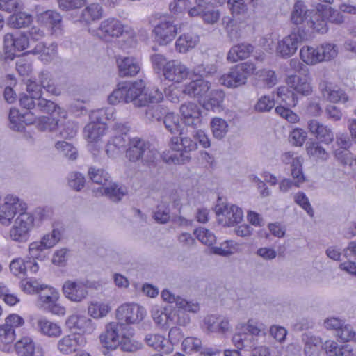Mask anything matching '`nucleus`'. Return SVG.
Returning a JSON list of instances; mask_svg holds the SVG:
<instances>
[{
    "mask_svg": "<svg viewBox=\"0 0 356 356\" xmlns=\"http://www.w3.org/2000/svg\"><path fill=\"white\" fill-rule=\"evenodd\" d=\"M105 123L89 122L84 128L83 135L90 143L99 141L106 133Z\"/></svg>",
    "mask_w": 356,
    "mask_h": 356,
    "instance_id": "nucleus-35",
    "label": "nucleus"
},
{
    "mask_svg": "<svg viewBox=\"0 0 356 356\" xmlns=\"http://www.w3.org/2000/svg\"><path fill=\"white\" fill-rule=\"evenodd\" d=\"M25 209L26 204L17 196L6 195L3 204L0 205V223L3 225H9L15 215Z\"/></svg>",
    "mask_w": 356,
    "mask_h": 356,
    "instance_id": "nucleus-12",
    "label": "nucleus"
},
{
    "mask_svg": "<svg viewBox=\"0 0 356 356\" xmlns=\"http://www.w3.org/2000/svg\"><path fill=\"white\" fill-rule=\"evenodd\" d=\"M61 233L58 229H54L51 233L45 234L40 241H34L29 246V253L33 257H37L38 252L51 248L60 239Z\"/></svg>",
    "mask_w": 356,
    "mask_h": 356,
    "instance_id": "nucleus-22",
    "label": "nucleus"
},
{
    "mask_svg": "<svg viewBox=\"0 0 356 356\" xmlns=\"http://www.w3.org/2000/svg\"><path fill=\"white\" fill-rule=\"evenodd\" d=\"M316 10H309L302 1H297L291 14V21L296 25L305 24L306 26L314 31V26L312 22H316L313 19Z\"/></svg>",
    "mask_w": 356,
    "mask_h": 356,
    "instance_id": "nucleus-16",
    "label": "nucleus"
},
{
    "mask_svg": "<svg viewBox=\"0 0 356 356\" xmlns=\"http://www.w3.org/2000/svg\"><path fill=\"white\" fill-rule=\"evenodd\" d=\"M178 28L172 17L160 16L155 22L152 30L154 41L160 46L170 43L177 34Z\"/></svg>",
    "mask_w": 356,
    "mask_h": 356,
    "instance_id": "nucleus-4",
    "label": "nucleus"
},
{
    "mask_svg": "<svg viewBox=\"0 0 356 356\" xmlns=\"http://www.w3.org/2000/svg\"><path fill=\"white\" fill-rule=\"evenodd\" d=\"M327 356H355L348 346L339 345L337 342L327 340L323 345Z\"/></svg>",
    "mask_w": 356,
    "mask_h": 356,
    "instance_id": "nucleus-42",
    "label": "nucleus"
},
{
    "mask_svg": "<svg viewBox=\"0 0 356 356\" xmlns=\"http://www.w3.org/2000/svg\"><path fill=\"white\" fill-rule=\"evenodd\" d=\"M30 323L34 330L43 336L58 338L62 334L60 325L45 317H31Z\"/></svg>",
    "mask_w": 356,
    "mask_h": 356,
    "instance_id": "nucleus-15",
    "label": "nucleus"
},
{
    "mask_svg": "<svg viewBox=\"0 0 356 356\" xmlns=\"http://www.w3.org/2000/svg\"><path fill=\"white\" fill-rule=\"evenodd\" d=\"M15 339V330L8 327V324L0 326V350L10 353L13 350V343Z\"/></svg>",
    "mask_w": 356,
    "mask_h": 356,
    "instance_id": "nucleus-37",
    "label": "nucleus"
},
{
    "mask_svg": "<svg viewBox=\"0 0 356 356\" xmlns=\"http://www.w3.org/2000/svg\"><path fill=\"white\" fill-rule=\"evenodd\" d=\"M227 37L231 41H235L241 38V29L239 25L229 17L222 19Z\"/></svg>",
    "mask_w": 356,
    "mask_h": 356,
    "instance_id": "nucleus-54",
    "label": "nucleus"
},
{
    "mask_svg": "<svg viewBox=\"0 0 356 356\" xmlns=\"http://www.w3.org/2000/svg\"><path fill=\"white\" fill-rule=\"evenodd\" d=\"M77 124L71 120H68L58 127V135L65 139L74 138L77 133Z\"/></svg>",
    "mask_w": 356,
    "mask_h": 356,
    "instance_id": "nucleus-58",
    "label": "nucleus"
},
{
    "mask_svg": "<svg viewBox=\"0 0 356 356\" xmlns=\"http://www.w3.org/2000/svg\"><path fill=\"white\" fill-rule=\"evenodd\" d=\"M307 129L312 136L323 143L330 144L334 140V133L332 129L317 120H309Z\"/></svg>",
    "mask_w": 356,
    "mask_h": 356,
    "instance_id": "nucleus-26",
    "label": "nucleus"
},
{
    "mask_svg": "<svg viewBox=\"0 0 356 356\" xmlns=\"http://www.w3.org/2000/svg\"><path fill=\"white\" fill-rule=\"evenodd\" d=\"M40 20L46 25L49 26L55 34H62V17L58 12L47 10L40 14Z\"/></svg>",
    "mask_w": 356,
    "mask_h": 356,
    "instance_id": "nucleus-32",
    "label": "nucleus"
},
{
    "mask_svg": "<svg viewBox=\"0 0 356 356\" xmlns=\"http://www.w3.org/2000/svg\"><path fill=\"white\" fill-rule=\"evenodd\" d=\"M225 93L220 90H213L209 93V98L203 102V106L207 110H215L222 107Z\"/></svg>",
    "mask_w": 356,
    "mask_h": 356,
    "instance_id": "nucleus-50",
    "label": "nucleus"
},
{
    "mask_svg": "<svg viewBox=\"0 0 356 356\" xmlns=\"http://www.w3.org/2000/svg\"><path fill=\"white\" fill-rule=\"evenodd\" d=\"M322 96L332 104H345L349 101V96L344 90L337 86H332L326 83L320 85Z\"/></svg>",
    "mask_w": 356,
    "mask_h": 356,
    "instance_id": "nucleus-27",
    "label": "nucleus"
},
{
    "mask_svg": "<svg viewBox=\"0 0 356 356\" xmlns=\"http://www.w3.org/2000/svg\"><path fill=\"white\" fill-rule=\"evenodd\" d=\"M31 22V15L23 12H19L12 15L8 19L9 24L15 29L27 26Z\"/></svg>",
    "mask_w": 356,
    "mask_h": 356,
    "instance_id": "nucleus-55",
    "label": "nucleus"
},
{
    "mask_svg": "<svg viewBox=\"0 0 356 356\" xmlns=\"http://www.w3.org/2000/svg\"><path fill=\"white\" fill-rule=\"evenodd\" d=\"M102 16V8L98 3H92L81 12V19L86 23L97 20Z\"/></svg>",
    "mask_w": 356,
    "mask_h": 356,
    "instance_id": "nucleus-51",
    "label": "nucleus"
},
{
    "mask_svg": "<svg viewBox=\"0 0 356 356\" xmlns=\"http://www.w3.org/2000/svg\"><path fill=\"white\" fill-rule=\"evenodd\" d=\"M127 327L122 323L118 322L106 324L105 331L99 335L102 346L107 349H116L120 346L122 334Z\"/></svg>",
    "mask_w": 356,
    "mask_h": 356,
    "instance_id": "nucleus-11",
    "label": "nucleus"
},
{
    "mask_svg": "<svg viewBox=\"0 0 356 356\" xmlns=\"http://www.w3.org/2000/svg\"><path fill=\"white\" fill-rule=\"evenodd\" d=\"M182 346L184 350L187 353L201 351L200 356H213L218 353V350H213L209 348H205L202 351V341L195 337L186 338L182 342Z\"/></svg>",
    "mask_w": 356,
    "mask_h": 356,
    "instance_id": "nucleus-34",
    "label": "nucleus"
},
{
    "mask_svg": "<svg viewBox=\"0 0 356 356\" xmlns=\"http://www.w3.org/2000/svg\"><path fill=\"white\" fill-rule=\"evenodd\" d=\"M154 323L161 328L168 330L170 327V308L154 307L151 312Z\"/></svg>",
    "mask_w": 356,
    "mask_h": 356,
    "instance_id": "nucleus-41",
    "label": "nucleus"
},
{
    "mask_svg": "<svg viewBox=\"0 0 356 356\" xmlns=\"http://www.w3.org/2000/svg\"><path fill=\"white\" fill-rule=\"evenodd\" d=\"M36 103L37 107L35 111H39L48 114L57 112L59 116L64 118L67 116L66 111L51 100L46 99L42 97L38 99Z\"/></svg>",
    "mask_w": 356,
    "mask_h": 356,
    "instance_id": "nucleus-43",
    "label": "nucleus"
},
{
    "mask_svg": "<svg viewBox=\"0 0 356 356\" xmlns=\"http://www.w3.org/2000/svg\"><path fill=\"white\" fill-rule=\"evenodd\" d=\"M33 225V216L29 213L21 211L10 231V238L17 242L26 241L29 238V232Z\"/></svg>",
    "mask_w": 356,
    "mask_h": 356,
    "instance_id": "nucleus-9",
    "label": "nucleus"
},
{
    "mask_svg": "<svg viewBox=\"0 0 356 356\" xmlns=\"http://www.w3.org/2000/svg\"><path fill=\"white\" fill-rule=\"evenodd\" d=\"M170 321L171 326L177 325L186 327L190 323L191 318L183 309H180L178 307L170 308Z\"/></svg>",
    "mask_w": 356,
    "mask_h": 356,
    "instance_id": "nucleus-52",
    "label": "nucleus"
},
{
    "mask_svg": "<svg viewBox=\"0 0 356 356\" xmlns=\"http://www.w3.org/2000/svg\"><path fill=\"white\" fill-rule=\"evenodd\" d=\"M302 341L304 343L305 356H319L321 348V339L310 334H303Z\"/></svg>",
    "mask_w": 356,
    "mask_h": 356,
    "instance_id": "nucleus-38",
    "label": "nucleus"
},
{
    "mask_svg": "<svg viewBox=\"0 0 356 356\" xmlns=\"http://www.w3.org/2000/svg\"><path fill=\"white\" fill-rule=\"evenodd\" d=\"M274 106L275 100L273 96L263 95L257 100L254 105V109L260 113L268 112Z\"/></svg>",
    "mask_w": 356,
    "mask_h": 356,
    "instance_id": "nucleus-63",
    "label": "nucleus"
},
{
    "mask_svg": "<svg viewBox=\"0 0 356 356\" xmlns=\"http://www.w3.org/2000/svg\"><path fill=\"white\" fill-rule=\"evenodd\" d=\"M300 56L301 60L309 65H314L321 63V56L318 47L316 48L311 46H304L300 49Z\"/></svg>",
    "mask_w": 356,
    "mask_h": 356,
    "instance_id": "nucleus-45",
    "label": "nucleus"
},
{
    "mask_svg": "<svg viewBox=\"0 0 356 356\" xmlns=\"http://www.w3.org/2000/svg\"><path fill=\"white\" fill-rule=\"evenodd\" d=\"M313 19L316 22H312V26H314V31L318 33H325L327 31L326 21L335 24H341L343 22V16L337 10H334L329 6H322L318 8Z\"/></svg>",
    "mask_w": 356,
    "mask_h": 356,
    "instance_id": "nucleus-8",
    "label": "nucleus"
},
{
    "mask_svg": "<svg viewBox=\"0 0 356 356\" xmlns=\"http://www.w3.org/2000/svg\"><path fill=\"white\" fill-rule=\"evenodd\" d=\"M218 221L225 226H232L239 223L243 216L241 209L234 204H226L220 206L216 211Z\"/></svg>",
    "mask_w": 356,
    "mask_h": 356,
    "instance_id": "nucleus-21",
    "label": "nucleus"
},
{
    "mask_svg": "<svg viewBox=\"0 0 356 356\" xmlns=\"http://www.w3.org/2000/svg\"><path fill=\"white\" fill-rule=\"evenodd\" d=\"M211 88V83L202 79L190 81L185 85L183 94L190 97L200 99L204 97Z\"/></svg>",
    "mask_w": 356,
    "mask_h": 356,
    "instance_id": "nucleus-30",
    "label": "nucleus"
},
{
    "mask_svg": "<svg viewBox=\"0 0 356 356\" xmlns=\"http://www.w3.org/2000/svg\"><path fill=\"white\" fill-rule=\"evenodd\" d=\"M155 104V105L151 106L148 104L145 111V118L152 122L159 121L166 113L161 105L158 104V103Z\"/></svg>",
    "mask_w": 356,
    "mask_h": 356,
    "instance_id": "nucleus-60",
    "label": "nucleus"
},
{
    "mask_svg": "<svg viewBox=\"0 0 356 356\" xmlns=\"http://www.w3.org/2000/svg\"><path fill=\"white\" fill-rule=\"evenodd\" d=\"M337 336L344 342H356V331L350 324L343 323L341 329L339 330Z\"/></svg>",
    "mask_w": 356,
    "mask_h": 356,
    "instance_id": "nucleus-64",
    "label": "nucleus"
},
{
    "mask_svg": "<svg viewBox=\"0 0 356 356\" xmlns=\"http://www.w3.org/2000/svg\"><path fill=\"white\" fill-rule=\"evenodd\" d=\"M111 310L109 304L104 302H91L88 307V314L94 318L105 317Z\"/></svg>",
    "mask_w": 356,
    "mask_h": 356,
    "instance_id": "nucleus-49",
    "label": "nucleus"
},
{
    "mask_svg": "<svg viewBox=\"0 0 356 356\" xmlns=\"http://www.w3.org/2000/svg\"><path fill=\"white\" fill-rule=\"evenodd\" d=\"M88 176L95 183L102 186H106L108 183L110 175L104 169L90 167L88 170Z\"/></svg>",
    "mask_w": 356,
    "mask_h": 356,
    "instance_id": "nucleus-56",
    "label": "nucleus"
},
{
    "mask_svg": "<svg viewBox=\"0 0 356 356\" xmlns=\"http://www.w3.org/2000/svg\"><path fill=\"white\" fill-rule=\"evenodd\" d=\"M92 284L88 280L66 281L63 286V292L70 300L80 302L88 296L87 288Z\"/></svg>",
    "mask_w": 356,
    "mask_h": 356,
    "instance_id": "nucleus-14",
    "label": "nucleus"
},
{
    "mask_svg": "<svg viewBox=\"0 0 356 356\" xmlns=\"http://www.w3.org/2000/svg\"><path fill=\"white\" fill-rule=\"evenodd\" d=\"M306 151L309 156L323 161H326L329 157L327 152L316 142L308 143L306 147Z\"/></svg>",
    "mask_w": 356,
    "mask_h": 356,
    "instance_id": "nucleus-59",
    "label": "nucleus"
},
{
    "mask_svg": "<svg viewBox=\"0 0 356 356\" xmlns=\"http://www.w3.org/2000/svg\"><path fill=\"white\" fill-rule=\"evenodd\" d=\"M13 348L22 356H44L43 348L29 337H22L14 345Z\"/></svg>",
    "mask_w": 356,
    "mask_h": 356,
    "instance_id": "nucleus-25",
    "label": "nucleus"
},
{
    "mask_svg": "<svg viewBox=\"0 0 356 356\" xmlns=\"http://www.w3.org/2000/svg\"><path fill=\"white\" fill-rule=\"evenodd\" d=\"M38 81L42 88L44 89L46 92L56 96L60 95L61 90L55 83L50 72L47 71L41 72L38 75Z\"/></svg>",
    "mask_w": 356,
    "mask_h": 356,
    "instance_id": "nucleus-44",
    "label": "nucleus"
},
{
    "mask_svg": "<svg viewBox=\"0 0 356 356\" xmlns=\"http://www.w3.org/2000/svg\"><path fill=\"white\" fill-rule=\"evenodd\" d=\"M256 70L255 65L252 63H243L238 64L223 74L220 82L228 88H236L244 85L249 76L254 74Z\"/></svg>",
    "mask_w": 356,
    "mask_h": 356,
    "instance_id": "nucleus-5",
    "label": "nucleus"
},
{
    "mask_svg": "<svg viewBox=\"0 0 356 356\" xmlns=\"http://www.w3.org/2000/svg\"><path fill=\"white\" fill-rule=\"evenodd\" d=\"M312 78L309 72L305 74L291 75L286 79L287 85L293 88L296 92L302 95H309L312 92L311 85Z\"/></svg>",
    "mask_w": 356,
    "mask_h": 356,
    "instance_id": "nucleus-29",
    "label": "nucleus"
},
{
    "mask_svg": "<svg viewBox=\"0 0 356 356\" xmlns=\"http://www.w3.org/2000/svg\"><path fill=\"white\" fill-rule=\"evenodd\" d=\"M170 147L172 152H163L161 154L163 159L169 163L184 164L191 159V152L197 148V143L190 137H172L170 140Z\"/></svg>",
    "mask_w": 356,
    "mask_h": 356,
    "instance_id": "nucleus-3",
    "label": "nucleus"
},
{
    "mask_svg": "<svg viewBox=\"0 0 356 356\" xmlns=\"http://www.w3.org/2000/svg\"><path fill=\"white\" fill-rule=\"evenodd\" d=\"M86 344V339L83 334H70L58 341L57 348L63 354H70L83 348Z\"/></svg>",
    "mask_w": 356,
    "mask_h": 356,
    "instance_id": "nucleus-23",
    "label": "nucleus"
},
{
    "mask_svg": "<svg viewBox=\"0 0 356 356\" xmlns=\"http://www.w3.org/2000/svg\"><path fill=\"white\" fill-rule=\"evenodd\" d=\"M41 291L38 293V307L44 310L50 304L54 303L55 301H58L59 293L58 291L47 284L41 288Z\"/></svg>",
    "mask_w": 356,
    "mask_h": 356,
    "instance_id": "nucleus-33",
    "label": "nucleus"
},
{
    "mask_svg": "<svg viewBox=\"0 0 356 356\" xmlns=\"http://www.w3.org/2000/svg\"><path fill=\"white\" fill-rule=\"evenodd\" d=\"M154 218L159 223L164 224L168 222L170 219V209L168 200L165 197H163L158 204L154 213Z\"/></svg>",
    "mask_w": 356,
    "mask_h": 356,
    "instance_id": "nucleus-53",
    "label": "nucleus"
},
{
    "mask_svg": "<svg viewBox=\"0 0 356 356\" xmlns=\"http://www.w3.org/2000/svg\"><path fill=\"white\" fill-rule=\"evenodd\" d=\"M210 128L213 137L218 140H221L228 133L229 124L225 120L216 117L211 120Z\"/></svg>",
    "mask_w": 356,
    "mask_h": 356,
    "instance_id": "nucleus-46",
    "label": "nucleus"
},
{
    "mask_svg": "<svg viewBox=\"0 0 356 356\" xmlns=\"http://www.w3.org/2000/svg\"><path fill=\"white\" fill-rule=\"evenodd\" d=\"M163 123L165 128L172 134H177L179 131V118L174 113H168L164 115Z\"/></svg>",
    "mask_w": 356,
    "mask_h": 356,
    "instance_id": "nucleus-61",
    "label": "nucleus"
},
{
    "mask_svg": "<svg viewBox=\"0 0 356 356\" xmlns=\"http://www.w3.org/2000/svg\"><path fill=\"white\" fill-rule=\"evenodd\" d=\"M116 318L123 324H136L140 323L146 315V310L136 303H124L116 309Z\"/></svg>",
    "mask_w": 356,
    "mask_h": 356,
    "instance_id": "nucleus-10",
    "label": "nucleus"
},
{
    "mask_svg": "<svg viewBox=\"0 0 356 356\" xmlns=\"http://www.w3.org/2000/svg\"><path fill=\"white\" fill-rule=\"evenodd\" d=\"M159 152L151 143L140 137L129 139L125 157L131 163L149 165L156 160Z\"/></svg>",
    "mask_w": 356,
    "mask_h": 356,
    "instance_id": "nucleus-2",
    "label": "nucleus"
},
{
    "mask_svg": "<svg viewBox=\"0 0 356 356\" xmlns=\"http://www.w3.org/2000/svg\"><path fill=\"white\" fill-rule=\"evenodd\" d=\"M129 127L125 124L115 123L112 127L113 136L106 145V154L108 157L115 158L120 155L121 149L128 146Z\"/></svg>",
    "mask_w": 356,
    "mask_h": 356,
    "instance_id": "nucleus-6",
    "label": "nucleus"
},
{
    "mask_svg": "<svg viewBox=\"0 0 356 356\" xmlns=\"http://www.w3.org/2000/svg\"><path fill=\"white\" fill-rule=\"evenodd\" d=\"M189 69L179 60H171L166 63L163 69L165 79L175 83H181L187 79Z\"/></svg>",
    "mask_w": 356,
    "mask_h": 356,
    "instance_id": "nucleus-19",
    "label": "nucleus"
},
{
    "mask_svg": "<svg viewBox=\"0 0 356 356\" xmlns=\"http://www.w3.org/2000/svg\"><path fill=\"white\" fill-rule=\"evenodd\" d=\"M133 37V30L124 26L122 22L115 18H109L101 22L97 30V35L106 41H110L115 38H119L124 35Z\"/></svg>",
    "mask_w": 356,
    "mask_h": 356,
    "instance_id": "nucleus-7",
    "label": "nucleus"
},
{
    "mask_svg": "<svg viewBox=\"0 0 356 356\" xmlns=\"http://www.w3.org/2000/svg\"><path fill=\"white\" fill-rule=\"evenodd\" d=\"M119 76L131 77L137 75L140 70V63L133 56H119L117 58Z\"/></svg>",
    "mask_w": 356,
    "mask_h": 356,
    "instance_id": "nucleus-28",
    "label": "nucleus"
},
{
    "mask_svg": "<svg viewBox=\"0 0 356 356\" xmlns=\"http://www.w3.org/2000/svg\"><path fill=\"white\" fill-rule=\"evenodd\" d=\"M30 52L33 54H39L42 61L49 63L52 60L56 55L57 45L55 43H51L47 46L43 42H39Z\"/></svg>",
    "mask_w": 356,
    "mask_h": 356,
    "instance_id": "nucleus-39",
    "label": "nucleus"
},
{
    "mask_svg": "<svg viewBox=\"0 0 356 356\" xmlns=\"http://www.w3.org/2000/svg\"><path fill=\"white\" fill-rule=\"evenodd\" d=\"M282 164L290 166L291 175L296 179V184L298 186L306 181L302 171L303 159L297 152L288 151L280 155Z\"/></svg>",
    "mask_w": 356,
    "mask_h": 356,
    "instance_id": "nucleus-13",
    "label": "nucleus"
},
{
    "mask_svg": "<svg viewBox=\"0 0 356 356\" xmlns=\"http://www.w3.org/2000/svg\"><path fill=\"white\" fill-rule=\"evenodd\" d=\"M98 192L113 202L120 201L125 194L124 190L115 183H108L106 186H100L98 188Z\"/></svg>",
    "mask_w": 356,
    "mask_h": 356,
    "instance_id": "nucleus-48",
    "label": "nucleus"
},
{
    "mask_svg": "<svg viewBox=\"0 0 356 356\" xmlns=\"http://www.w3.org/2000/svg\"><path fill=\"white\" fill-rule=\"evenodd\" d=\"M55 147L69 159H76L77 150L72 144L65 141H58L55 144Z\"/></svg>",
    "mask_w": 356,
    "mask_h": 356,
    "instance_id": "nucleus-62",
    "label": "nucleus"
},
{
    "mask_svg": "<svg viewBox=\"0 0 356 356\" xmlns=\"http://www.w3.org/2000/svg\"><path fill=\"white\" fill-rule=\"evenodd\" d=\"M163 99V95L158 88L145 89L142 80L136 81H123L108 96L111 104L121 102H132L136 107H143L148 104L159 103Z\"/></svg>",
    "mask_w": 356,
    "mask_h": 356,
    "instance_id": "nucleus-1",
    "label": "nucleus"
},
{
    "mask_svg": "<svg viewBox=\"0 0 356 356\" xmlns=\"http://www.w3.org/2000/svg\"><path fill=\"white\" fill-rule=\"evenodd\" d=\"M302 41V37L299 33L292 32L278 41L276 53L282 58H289L296 52Z\"/></svg>",
    "mask_w": 356,
    "mask_h": 356,
    "instance_id": "nucleus-18",
    "label": "nucleus"
},
{
    "mask_svg": "<svg viewBox=\"0 0 356 356\" xmlns=\"http://www.w3.org/2000/svg\"><path fill=\"white\" fill-rule=\"evenodd\" d=\"M10 127L14 131H22L25 122V115L20 114L17 108H10L9 113Z\"/></svg>",
    "mask_w": 356,
    "mask_h": 356,
    "instance_id": "nucleus-57",
    "label": "nucleus"
},
{
    "mask_svg": "<svg viewBox=\"0 0 356 356\" xmlns=\"http://www.w3.org/2000/svg\"><path fill=\"white\" fill-rule=\"evenodd\" d=\"M32 270L33 268H10L11 273L22 280L21 286L25 293L38 294L44 284H39L37 280L30 277L31 275L36 273V270Z\"/></svg>",
    "mask_w": 356,
    "mask_h": 356,
    "instance_id": "nucleus-17",
    "label": "nucleus"
},
{
    "mask_svg": "<svg viewBox=\"0 0 356 356\" xmlns=\"http://www.w3.org/2000/svg\"><path fill=\"white\" fill-rule=\"evenodd\" d=\"M254 47L250 44L241 43L233 46L229 51L227 59L230 63H236L248 58Z\"/></svg>",
    "mask_w": 356,
    "mask_h": 356,
    "instance_id": "nucleus-36",
    "label": "nucleus"
},
{
    "mask_svg": "<svg viewBox=\"0 0 356 356\" xmlns=\"http://www.w3.org/2000/svg\"><path fill=\"white\" fill-rule=\"evenodd\" d=\"M65 324L70 330L74 329L83 334H90L96 330L95 323L85 315L74 314L70 315Z\"/></svg>",
    "mask_w": 356,
    "mask_h": 356,
    "instance_id": "nucleus-24",
    "label": "nucleus"
},
{
    "mask_svg": "<svg viewBox=\"0 0 356 356\" xmlns=\"http://www.w3.org/2000/svg\"><path fill=\"white\" fill-rule=\"evenodd\" d=\"M200 42V37L193 32L186 33L179 36L175 42V49L180 54H186L194 49Z\"/></svg>",
    "mask_w": 356,
    "mask_h": 356,
    "instance_id": "nucleus-31",
    "label": "nucleus"
},
{
    "mask_svg": "<svg viewBox=\"0 0 356 356\" xmlns=\"http://www.w3.org/2000/svg\"><path fill=\"white\" fill-rule=\"evenodd\" d=\"M181 120L187 127H197L202 122L200 107L192 102H186L180 106Z\"/></svg>",
    "mask_w": 356,
    "mask_h": 356,
    "instance_id": "nucleus-20",
    "label": "nucleus"
},
{
    "mask_svg": "<svg viewBox=\"0 0 356 356\" xmlns=\"http://www.w3.org/2000/svg\"><path fill=\"white\" fill-rule=\"evenodd\" d=\"M134 334V330L128 326L124 330L120 343L123 351L134 352L142 348L143 344L133 339Z\"/></svg>",
    "mask_w": 356,
    "mask_h": 356,
    "instance_id": "nucleus-40",
    "label": "nucleus"
},
{
    "mask_svg": "<svg viewBox=\"0 0 356 356\" xmlns=\"http://www.w3.org/2000/svg\"><path fill=\"white\" fill-rule=\"evenodd\" d=\"M211 252L220 256L227 257L241 250V245L232 240L226 241L219 246L211 248Z\"/></svg>",
    "mask_w": 356,
    "mask_h": 356,
    "instance_id": "nucleus-47",
    "label": "nucleus"
}]
</instances>
